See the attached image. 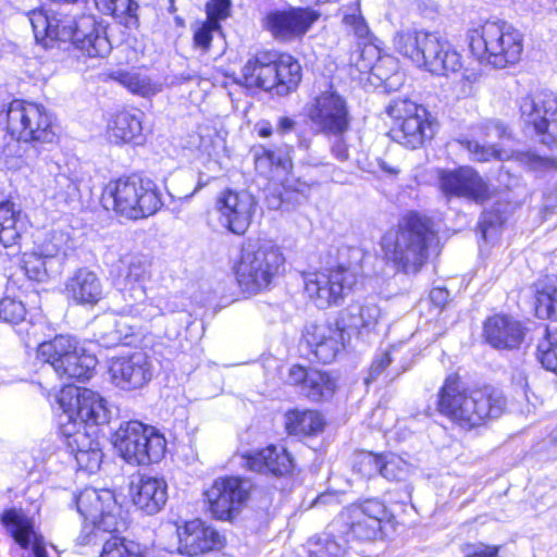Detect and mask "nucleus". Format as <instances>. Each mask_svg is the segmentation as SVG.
<instances>
[{
	"instance_id": "20",
	"label": "nucleus",
	"mask_w": 557,
	"mask_h": 557,
	"mask_svg": "<svg viewBox=\"0 0 557 557\" xmlns=\"http://www.w3.org/2000/svg\"><path fill=\"white\" fill-rule=\"evenodd\" d=\"M256 199L247 190L225 189L216 198L219 222L235 235H244L256 209Z\"/></svg>"
},
{
	"instance_id": "3",
	"label": "nucleus",
	"mask_w": 557,
	"mask_h": 557,
	"mask_svg": "<svg viewBox=\"0 0 557 557\" xmlns=\"http://www.w3.org/2000/svg\"><path fill=\"white\" fill-rule=\"evenodd\" d=\"M436 232L430 218L414 212L407 214L397 230L388 231L381 240L384 257L397 271L417 274L429 259Z\"/></svg>"
},
{
	"instance_id": "47",
	"label": "nucleus",
	"mask_w": 557,
	"mask_h": 557,
	"mask_svg": "<svg viewBox=\"0 0 557 557\" xmlns=\"http://www.w3.org/2000/svg\"><path fill=\"white\" fill-rule=\"evenodd\" d=\"M292 145L285 144V152L274 151L264 147H258L253 150V158L257 170L267 173L273 166L286 169L289 164V151Z\"/></svg>"
},
{
	"instance_id": "39",
	"label": "nucleus",
	"mask_w": 557,
	"mask_h": 557,
	"mask_svg": "<svg viewBox=\"0 0 557 557\" xmlns=\"http://www.w3.org/2000/svg\"><path fill=\"white\" fill-rule=\"evenodd\" d=\"M276 94L284 96L295 90L301 81V66L289 54L275 57Z\"/></svg>"
},
{
	"instance_id": "45",
	"label": "nucleus",
	"mask_w": 557,
	"mask_h": 557,
	"mask_svg": "<svg viewBox=\"0 0 557 557\" xmlns=\"http://www.w3.org/2000/svg\"><path fill=\"white\" fill-rule=\"evenodd\" d=\"M537 358L546 370L557 375V322L546 327L545 336L537 345Z\"/></svg>"
},
{
	"instance_id": "37",
	"label": "nucleus",
	"mask_w": 557,
	"mask_h": 557,
	"mask_svg": "<svg viewBox=\"0 0 557 557\" xmlns=\"http://www.w3.org/2000/svg\"><path fill=\"white\" fill-rule=\"evenodd\" d=\"M24 226L22 212L11 201L0 203V243L4 247L14 245L21 236Z\"/></svg>"
},
{
	"instance_id": "61",
	"label": "nucleus",
	"mask_w": 557,
	"mask_h": 557,
	"mask_svg": "<svg viewBox=\"0 0 557 557\" xmlns=\"http://www.w3.org/2000/svg\"><path fill=\"white\" fill-rule=\"evenodd\" d=\"M397 69V62L391 58H380L376 63L372 66V73L380 81L388 85V81L398 74L395 72Z\"/></svg>"
},
{
	"instance_id": "62",
	"label": "nucleus",
	"mask_w": 557,
	"mask_h": 557,
	"mask_svg": "<svg viewBox=\"0 0 557 557\" xmlns=\"http://www.w3.org/2000/svg\"><path fill=\"white\" fill-rule=\"evenodd\" d=\"M366 170L374 175L383 177H396L400 172V169L397 165L392 164L382 158H375L373 161H370Z\"/></svg>"
},
{
	"instance_id": "40",
	"label": "nucleus",
	"mask_w": 557,
	"mask_h": 557,
	"mask_svg": "<svg viewBox=\"0 0 557 557\" xmlns=\"http://www.w3.org/2000/svg\"><path fill=\"white\" fill-rule=\"evenodd\" d=\"M324 421L314 410H292L285 416V428L288 434L313 435L322 431Z\"/></svg>"
},
{
	"instance_id": "53",
	"label": "nucleus",
	"mask_w": 557,
	"mask_h": 557,
	"mask_svg": "<svg viewBox=\"0 0 557 557\" xmlns=\"http://www.w3.org/2000/svg\"><path fill=\"white\" fill-rule=\"evenodd\" d=\"M95 2L102 13L115 17L134 16L138 9L134 0H95Z\"/></svg>"
},
{
	"instance_id": "8",
	"label": "nucleus",
	"mask_w": 557,
	"mask_h": 557,
	"mask_svg": "<svg viewBox=\"0 0 557 557\" xmlns=\"http://www.w3.org/2000/svg\"><path fill=\"white\" fill-rule=\"evenodd\" d=\"M76 506L85 521L78 536L81 544H97L107 534L126 528L122 509L110 490L87 487L76 496Z\"/></svg>"
},
{
	"instance_id": "58",
	"label": "nucleus",
	"mask_w": 557,
	"mask_h": 557,
	"mask_svg": "<svg viewBox=\"0 0 557 557\" xmlns=\"http://www.w3.org/2000/svg\"><path fill=\"white\" fill-rule=\"evenodd\" d=\"M79 470L94 473L99 470L103 454L101 448H94L73 455Z\"/></svg>"
},
{
	"instance_id": "24",
	"label": "nucleus",
	"mask_w": 557,
	"mask_h": 557,
	"mask_svg": "<svg viewBox=\"0 0 557 557\" xmlns=\"http://www.w3.org/2000/svg\"><path fill=\"white\" fill-rule=\"evenodd\" d=\"M345 330L337 319L335 324L310 325L305 337L315 357L323 363H330L344 347Z\"/></svg>"
},
{
	"instance_id": "11",
	"label": "nucleus",
	"mask_w": 557,
	"mask_h": 557,
	"mask_svg": "<svg viewBox=\"0 0 557 557\" xmlns=\"http://www.w3.org/2000/svg\"><path fill=\"white\" fill-rule=\"evenodd\" d=\"M386 112L394 120L391 135L400 145L417 149L433 138L435 121L423 106L407 98H396L389 102Z\"/></svg>"
},
{
	"instance_id": "30",
	"label": "nucleus",
	"mask_w": 557,
	"mask_h": 557,
	"mask_svg": "<svg viewBox=\"0 0 557 557\" xmlns=\"http://www.w3.org/2000/svg\"><path fill=\"white\" fill-rule=\"evenodd\" d=\"M65 293L76 304L94 306L102 298V284L95 272L81 268L66 281Z\"/></svg>"
},
{
	"instance_id": "51",
	"label": "nucleus",
	"mask_w": 557,
	"mask_h": 557,
	"mask_svg": "<svg viewBox=\"0 0 557 557\" xmlns=\"http://www.w3.org/2000/svg\"><path fill=\"white\" fill-rule=\"evenodd\" d=\"M409 471V465L400 457L388 454L382 455L381 475L389 481H401Z\"/></svg>"
},
{
	"instance_id": "57",
	"label": "nucleus",
	"mask_w": 557,
	"mask_h": 557,
	"mask_svg": "<svg viewBox=\"0 0 557 557\" xmlns=\"http://www.w3.org/2000/svg\"><path fill=\"white\" fill-rule=\"evenodd\" d=\"M500 549L502 546L482 542L467 543L461 546L462 557H512V555H500Z\"/></svg>"
},
{
	"instance_id": "38",
	"label": "nucleus",
	"mask_w": 557,
	"mask_h": 557,
	"mask_svg": "<svg viewBox=\"0 0 557 557\" xmlns=\"http://www.w3.org/2000/svg\"><path fill=\"white\" fill-rule=\"evenodd\" d=\"M60 432L71 455L101 448L99 442L92 438L88 428L82 423L61 422Z\"/></svg>"
},
{
	"instance_id": "46",
	"label": "nucleus",
	"mask_w": 557,
	"mask_h": 557,
	"mask_svg": "<svg viewBox=\"0 0 557 557\" xmlns=\"http://www.w3.org/2000/svg\"><path fill=\"white\" fill-rule=\"evenodd\" d=\"M21 268L29 280L36 282H44L50 276L60 273L58 270L50 269L46 259L39 256L34 249L23 253Z\"/></svg>"
},
{
	"instance_id": "21",
	"label": "nucleus",
	"mask_w": 557,
	"mask_h": 557,
	"mask_svg": "<svg viewBox=\"0 0 557 557\" xmlns=\"http://www.w3.org/2000/svg\"><path fill=\"white\" fill-rule=\"evenodd\" d=\"M110 372L113 383L121 389L135 391L144 387L153 376V366L144 351L112 359Z\"/></svg>"
},
{
	"instance_id": "28",
	"label": "nucleus",
	"mask_w": 557,
	"mask_h": 557,
	"mask_svg": "<svg viewBox=\"0 0 557 557\" xmlns=\"http://www.w3.org/2000/svg\"><path fill=\"white\" fill-rule=\"evenodd\" d=\"M275 76V54L259 52L249 59L242 69L239 83L248 88L275 90L277 85Z\"/></svg>"
},
{
	"instance_id": "15",
	"label": "nucleus",
	"mask_w": 557,
	"mask_h": 557,
	"mask_svg": "<svg viewBox=\"0 0 557 557\" xmlns=\"http://www.w3.org/2000/svg\"><path fill=\"white\" fill-rule=\"evenodd\" d=\"M253 484L249 479L226 476L215 480L206 492L209 510L215 519H234L250 498Z\"/></svg>"
},
{
	"instance_id": "18",
	"label": "nucleus",
	"mask_w": 557,
	"mask_h": 557,
	"mask_svg": "<svg viewBox=\"0 0 557 557\" xmlns=\"http://www.w3.org/2000/svg\"><path fill=\"white\" fill-rule=\"evenodd\" d=\"M63 409L62 422L82 423L88 428L104 424L110 419L106 400L96 392L88 388L69 387L63 389L59 399Z\"/></svg>"
},
{
	"instance_id": "23",
	"label": "nucleus",
	"mask_w": 557,
	"mask_h": 557,
	"mask_svg": "<svg viewBox=\"0 0 557 557\" xmlns=\"http://www.w3.org/2000/svg\"><path fill=\"white\" fill-rule=\"evenodd\" d=\"M178 546L182 555L197 556L218 548L222 544V536L210 525L199 519L185 522L177 527Z\"/></svg>"
},
{
	"instance_id": "54",
	"label": "nucleus",
	"mask_w": 557,
	"mask_h": 557,
	"mask_svg": "<svg viewBox=\"0 0 557 557\" xmlns=\"http://www.w3.org/2000/svg\"><path fill=\"white\" fill-rule=\"evenodd\" d=\"M309 544L315 546L310 548L309 557H341L345 553V547L334 539H329V535L310 540Z\"/></svg>"
},
{
	"instance_id": "26",
	"label": "nucleus",
	"mask_w": 557,
	"mask_h": 557,
	"mask_svg": "<svg viewBox=\"0 0 557 557\" xmlns=\"http://www.w3.org/2000/svg\"><path fill=\"white\" fill-rule=\"evenodd\" d=\"M129 495L138 509L147 515H154L168 500V484L162 478L140 475L132 481Z\"/></svg>"
},
{
	"instance_id": "19",
	"label": "nucleus",
	"mask_w": 557,
	"mask_h": 557,
	"mask_svg": "<svg viewBox=\"0 0 557 557\" xmlns=\"http://www.w3.org/2000/svg\"><path fill=\"white\" fill-rule=\"evenodd\" d=\"M319 18V13L309 8L273 10L265 14L261 25L280 42L302 38Z\"/></svg>"
},
{
	"instance_id": "33",
	"label": "nucleus",
	"mask_w": 557,
	"mask_h": 557,
	"mask_svg": "<svg viewBox=\"0 0 557 557\" xmlns=\"http://www.w3.org/2000/svg\"><path fill=\"white\" fill-rule=\"evenodd\" d=\"M59 172L47 185L48 193L58 202L72 205L78 202L81 198V177L75 169H71L69 164L65 166H58Z\"/></svg>"
},
{
	"instance_id": "50",
	"label": "nucleus",
	"mask_w": 557,
	"mask_h": 557,
	"mask_svg": "<svg viewBox=\"0 0 557 557\" xmlns=\"http://www.w3.org/2000/svg\"><path fill=\"white\" fill-rule=\"evenodd\" d=\"M191 28L194 48L206 53L210 50L213 33L220 32L221 25L208 21H200L194 23Z\"/></svg>"
},
{
	"instance_id": "31",
	"label": "nucleus",
	"mask_w": 557,
	"mask_h": 557,
	"mask_svg": "<svg viewBox=\"0 0 557 557\" xmlns=\"http://www.w3.org/2000/svg\"><path fill=\"white\" fill-rule=\"evenodd\" d=\"M246 466L256 472L282 476L292 472V456L284 448L268 446L246 457Z\"/></svg>"
},
{
	"instance_id": "32",
	"label": "nucleus",
	"mask_w": 557,
	"mask_h": 557,
	"mask_svg": "<svg viewBox=\"0 0 557 557\" xmlns=\"http://www.w3.org/2000/svg\"><path fill=\"white\" fill-rule=\"evenodd\" d=\"M381 318V308L375 302L367 301L348 306L342 311L338 320L345 329L369 333L374 331Z\"/></svg>"
},
{
	"instance_id": "43",
	"label": "nucleus",
	"mask_w": 557,
	"mask_h": 557,
	"mask_svg": "<svg viewBox=\"0 0 557 557\" xmlns=\"http://www.w3.org/2000/svg\"><path fill=\"white\" fill-rule=\"evenodd\" d=\"M114 78L131 92L141 97H150L161 90L160 84L154 83L149 76L137 71L117 72Z\"/></svg>"
},
{
	"instance_id": "25",
	"label": "nucleus",
	"mask_w": 557,
	"mask_h": 557,
	"mask_svg": "<svg viewBox=\"0 0 557 557\" xmlns=\"http://www.w3.org/2000/svg\"><path fill=\"white\" fill-rule=\"evenodd\" d=\"M485 341L496 349H516L524 338V327L511 315L495 314L483 326Z\"/></svg>"
},
{
	"instance_id": "44",
	"label": "nucleus",
	"mask_w": 557,
	"mask_h": 557,
	"mask_svg": "<svg viewBox=\"0 0 557 557\" xmlns=\"http://www.w3.org/2000/svg\"><path fill=\"white\" fill-rule=\"evenodd\" d=\"M335 388V380L330 374L318 370H309V376L301 393L309 399L319 401L332 397Z\"/></svg>"
},
{
	"instance_id": "6",
	"label": "nucleus",
	"mask_w": 557,
	"mask_h": 557,
	"mask_svg": "<svg viewBox=\"0 0 557 557\" xmlns=\"http://www.w3.org/2000/svg\"><path fill=\"white\" fill-rule=\"evenodd\" d=\"M285 258L280 248L270 243H248L243 246L234 267L236 281L247 295L268 290L283 273Z\"/></svg>"
},
{
	"instance_id": "35",
	"label": "nucleus",
	"mask_w": 557,
	"mask_h": 557,
	"mask_svg": "<svg viewBox=\"0 0 557 557\" xmlns=\"http://www.w3.org/2000/svg\"><path fill=\"white\" fill-rule=\"evenodd\" d=\"M79 348L78 343L71 336L58 335L51 341L41 343L38 346L37 356L54 368L57 362L76 358V350Z\"/></svg>"
},
{
	"instance_id": "5",
	"label": "nucleus",
	"mask_w": 557,
	"mask_h": 557,
	"mask_svg": "<svg viewBox=\"0 0 557 557\" xmlns=\"http://www.w3.org/2000/svg\"><path fill=\"white\" fill-rule=\"evenodd\" d=\"M102 202L104 208L129 220L151 216L163 206L157 184L135 174L110 181L103 189Z\"/></svg>"
},
{
	"instance_id": "27",
	"label": "nucleus",
	"mask_w": 557,
	"mask_h": 557,
	"mask_svg": "<svg viewBox=\"0 0 557 557\" xmlns=\"http://www.w3.org/2000/svg\"><path fill=\"white\" fill-rule=\"evenodd\" d=\"M131 318L138 317L129 314L128 305L120 313L111 312L97 318L94 323V335L99 345L106 348L114 347L132 336L136 326L129 322Z\"/></svg>"
},
{
	"instance_id": "14",
	"label": "nucleus",
	"mask_w": 557,
	"mask_h": 557,
	"mask_svg": "<svg viewBox=\"0 0 557 557\" xmlns=\"http://www.w3.org/2000/svg\"><path fill=\"white\" fill-rule=\"evenodd\" d=\"M308 117L319 133L329 136H343L351 123L346 98L332 86L311 99Z\"/></svg>"
},
{
	"instance_id": "41",
	"label": "nucleus",
	"mask_w": 557,
	"mask_h": 557,
	"mask_svg": "<svg viewBox=\"0 0 557 557\" xmlns=\"http://www.w3.org/2000/svg\"><path fill=\"white\" fill-rule=\"evenodd\" d=\"M65 244V234L62 232H52L41 243L36 245L34 250L46 259L50 269L61 272L66 257Z\"/></svg>"
},
{
	"instance_id": "60",
	"label": "nucleus",
	"mask_w": 557,
	"mask_h": 557,
	"mask_svg": "<svg viewBox=\"0 0 557 557\" xmlns=\"http://www.w3.org/2000/svg\"><path fill=\"white\" fill-rule=\"evenodd\" d=\"M466 148L472 154L473 160L479 162L503 158V151L497 149L494 145L485 146L476 141H467Z\"/></svg>"
},
{
	"instance_id": "22",
	"label": "nucleus",
	"mask_w": 557,
	"mask_h": 557,
	"mask_svg": "<svg viewBox=\"0 0 557 557\" xmlns=\"http://www.w3.org/2000/svg\"><path fill=\"white\" fill-rule=\"evenodd\" d=\"M440 186L447 196L467 198L482 203L491 197L488 184L472 168H460L456 171H442Z\"/></svg>"
},
{
	"instance_id": "29",
	"label": "nucleus",
	"mask_w": 557,
	"mask_h": 557,
	"mask_svg": "<svg viewBox=\"0 0 557 557\" xmlns=\"http://www.w3.org/2000/svg\"><path fill=\"white\" fill-rule=\"evenodd\" d=\"M1 522L21 547L27 548L32 544L35 557H48L44 539L35 532L32 521L24 513L8 510L2 515Z\"/></svg>"
},
{
	"instance_id": "16",
	"label": "nucleus",
	"mask_w": 557,
	"mask_h": 557,
	"mask_svg": "<svg viewBox=\"0 0 557 557\" xmlns=\"http://www.w3.org/2000/svg\"><path fill=\"white\" fill-rule=\"evenodd\" d=\"M386 517V508L382 502L369 499L362 504H355L348 507L341 517L331 525L336 529L338 525L346 527L345 542L357 540L361 542L374 541L382 529V521Z\"/></svg>"
},
{
	"instance_id": "7",
	"label": "nucleus",
	"mask_w": 557,
	"mask_h": 557,
	"mask_svg": "<svg viewBox=\"0 0 557 557\" xmlns=\"http://www.w3.org/2000/svg\"><path fill=\"white\" fill-rule=\"evenodd\" d=\"M469 40L472 53L496 69L517 64L523 52L522 33L505 21L485 22Z\"/></svg>"
},
{
	"instance_id": "64",
	"label": "nucleus",
	"mask_w": 557,
	"mask_h": 557,
	"mask_svg": "<svg viewBox=\"0 0 557 557\" xmlns=\"http://www.w3.org/2000/svg\"><path fill=\"white\" fill-rule=\"evenodd\" d=\"M297 128L298 123L296 120L288 116H280L275 125V135L284 139L293 134H296Z\"/></svg>"
},
{
	"instance_id": "10",
	"label": "nucleus",
	"mask_w": 557,
	"mask_h": 557,
	"mask_svg": "<svg viewBox=\"0 0 557 557\" xmlns=\"http://www.w3.org/2000/svg\"><path fill=\"white\" fill-rule=\"evenodd\" d=\"M2 115L8 133L25 144H52L58 139V126L41 104L13 100Z\"/></svg>"
},
{
	"instance_id": "13",
	"label": "nucleus",
	"mask_w": 557,
	"mask_h": 557,
	"mask_svg": "<svg viewBox=\"0 0 557 557\" xmlns=\"http://www.w3.org/2000/svg\"><path fill=\"white\" fill-rule=\"evenodd\" d=\"M357 281L356 269L343 264L304 275L305 293L320 309L338 305Z\"/></svg>"
},
{
	"instance_id": "9",
	"label": "nucleus",
	"mask_w": 557,
	"mask_h": 557,
	"mask_svg": "<svg viewBox=\"0 0 557 557\" xmlns=\"http://www.w3.org/2000/svg\"><path fill=\"white\" fill-rule=\"evenodd\" d=\"M149 268V260L136 253L123 255L116 264L117 274L123 280L124 299L129 302V314L146 321L163 314L161 299L146 296L145 284L150 278Z\"/></svg>"
},
{
	"instance_id": "34",
	"label": "nucleus",
	"mask_w": 557,
	"mask_h": 557,
	"mask_svg": "<svg viewBox=\"0 0 557 557\" xmlns=\"http://www.w3.org/2000/svg\"><path fill=\"white\" fill-rule=\"evenodd\" d=\"M141 113L122 111L119 112L109 125L110 137L116 144L119 143H132L135 145L141 144L143 126H141Z\"/></svg>"
},
{
	"instance_id": "52",
	"label": "nucleus",
	"mask_w": 557,
	"mask_h": 557,
	"mask_svg": "<svg viewBox=\"0 0 557 557\" xmlns=\"http://www.w3.org/2000/svg\"><path fill=\"white\" fill-rule=\"evenodd\" d=\"M22 141L11 136V139L2 147L0 158L7 169L17 170L23 165L26 150Z\"/></svg>"
},
{
	"instance_id": "63",
	"label": "nucleus",
	"mask_w": 557,
	"mask_h": 557,
	"mask_svg": "<svg viewBox=\"0 0 557 557\" xmlns=\"http://www.w3.org/2000/svg\"><path fill=\"white\" fill-rule=\"evenodd\" d=\"M392 360L389 351L377 354L371 363L369 377L366 379V383L369 384L370 381L376 380L384 372L386 367L391 364Z\"/></svg>"
},
{
	"instance_id": "36",
	"label": "nucleus",
	"mask_w": 557,
	"mask_h": 557,
	"mask_svg": "<svg viewBox=\"0 0 557 557\" xmlns=\"http://www.w3.org/2000/svg\"><path fill=\"white\" fill-rule=\"evenodd\" d=\"M97 359L94 355L87 354L84 348L76 350V358L69 361L57 362L52 368L60 379L88 380L92 376Z\"/></svg>"
},
{
	"instance_id": "56",
	"label": "nucleus",
	"mask_w": 557,
	"mask_h": 557,
	"mask_svg": "<svg viewBox=\"0 0 557 557\" xmlns=\"http://www.w3.org/2000/svg\"><path fill=\"white\" fill-rule=\"evenodd\" d=\"M343 23L352 30L358 38H368L370 29L360 13L359 3H357L355 8H349L344 11Z\"/></svg>"
},
{
	"instance_id": "48",
	"label": "nucleus",
	"mask_w": 557,
	"mask_h": 557,
	"mask_svg": "<svg viewBox=\"0 0 557 557\" xmlns=\"http://www.w3.org/2000/svg\"><path fill=\"white\" fill-rule=\"evenodd\" d=\"M535 312L541 319L557 320V280L537 292Z\"/></svg>"
},
{
	"instance_id": "42",
	"label": "nucleus",
	"mask_w": 557,
	"mask_h": 557,
	"mask_svg": "<svg viewBox=\"0 0 557 557\" xmlns=\"http://www.w3.org/2000/svg\"><path fill=\"white\" fill-rule=\"evenodd\" d=\"M117 532L107 534L103 540L94 546L101 545L100 557H146L140 546L116 535Z\"/></svg>"
},
{
	"instance_id": "49",
	"label": "nucleus",
	"mask_w": 557,
	"mask_h": 557,
	"mask_svg": "<svg viewBox=\"0 0 557 557\" xmlns=\"http://www.w3.org/2000/svg\"><path fill=\"white\" fill-rule=\"evenodd\" d=\"M382 455L371 451H360L356 454L354 460V471L361 478L371 479L381 473Z\"/></svg>"
},
{
	"instance_id": "2",
	"label": "nucleus",
	"mask_w": 557,
	"mask_h": 557,
	"mask_svg": "<svg viewBox=\"0 0 557 557\" xmlns=\"http://www.w3.org/2000/svg\"><path fill=\"white\" fill-rule=\"evenodd\" d=\"M29 22L36 41L45 48L57 41H71L89 58H103L111 51L109 39L91 16L75 20L67 14L38 10L29 14Z\"/></svg>"
},
{
	"instance_id": "12",
	"label": "nucleus",
	"mask_w": 557,
	"mask_h": 557,
	"mask_svg": "<svg viewBox=\"0 0 557 557\" xmlns=\"http://www.w3.org/2000/svg\"><path fill=\"white\" fill-rule=\"evenodd\" d=\"M113 444L126 462L138 466L158 462L166 448V441L159 431L135 420L120 425Z\"/></svg>"
},
{
	"instance_id": "1",
	"label": "nucleus",
	"mask_w": 557,
	"mask_h": 557,
	"mask_svg": "<svg viewBox=\"0 0 557 557\" xmlns=\"http://www.w3.org/2000/svg\"><path fill=\"white\" fill-rule=\"evenodd\" d=\"M504 409L502 393L492 387L469 389L456 375L446 377L438 392V412L466 431L498 418Z\"/></svg>"
},
{
	"instance_id": "55",
	"label": "nucleus",
	"mask_w": 557,
	"mask_h": 557,
	"mask_svg": "<svg viewBox=\"0 0 557 557\" xmlns=\"http://www.w3.org/2000/svg\"><path fill=\"white\" fill-rule=\"evenodd\" d=\"M26 314L25 306L10 297L0 300V319L7 323L17 324Z\"/></svg>"
},
{
	"instance_id": "4",
	"label": "nucleus",
	"mask_w": 557,
	"mask_h": 557,
	"mask_svg": "<svg viewBox=\"0 0 557 557\" xmlns=\"http://www.w3.org/2000/svg\"><path fill=\"white\" fill-rule=\"evenodd\" d=\"M393 42L398 53L432 74L446 76L462 69V55L438 33L401 30Z\"/></svg>"
},
{
	"instance_id": "17",
	"label": "nucleus",
	"mask_w": 557,
	"mask_h": 557,
	"mask_svg": "<svg viewBox=\"0 0 557 557\" xmlns=\"http://www.w3.org/2000/svg\"><path fill=\"white\" fill-rule=\"evenodd\" d=\"M520 119L542 136V143L557 146V97L553 92L527 95L519 100Z\"/></svg>"
},
{
	"instance_id": "59",
	"label": "nucleus",
	"mask_w": 557,
	"mask_h": 557,
	"mask_svg": "<svg viewBox=\"0 0 557 557\" xmlns=\"http://www.w3.org/2000/svg\"><path fill=\"white\" fill-rule=\"evenodd\" d=\"M231 5V0H209L206 4V21L220 25L230 16Z\"/></svg>"
}]
</instances>
